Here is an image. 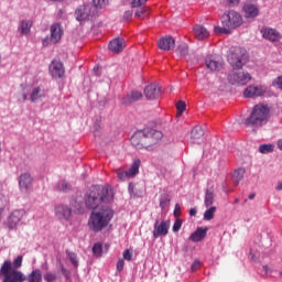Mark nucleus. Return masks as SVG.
Here are the masks:
<instances>
[{
  "instance_id": "obj_1",
  "label": "nucleus",
  "mask_w": 282,
  "mask_h": 282,
  "mask_svg": "<svg viewBox=\"0 0 282 282\" xmlns=\"http://www.w3.org/2000/svg\"><path fill=\"white\" fill-rule=\"evenodd\" d=\"M113 202V189L111 187L95 186L85 197L86 208L96 210L99 204H111Z\"/></svg>"
},
{
  "instance_id": "obj_2",
  "label": "nucleus",
  "mask_w": 282,
  "mask_h": 282,
  "mask_svg": "<svg viewBox=\"0 0 282 282\" xmlns=\"http://www.w3.org/2000/svg\"><path fill=\"white\" fill-rule=\"evenodd\" d=\"M113 219V209L101 207L98 212H93L88 220V226L93 232H102Z\"/></svg>"
},
{
  "instance_id": "obj_3",
  "label": "nucleus",
  "mask_w": 282,
  "mask_h": 282,
  "mask_svg": "<svg viewBox=\"0 0 282 282\" xmlns=\"http://www.w3.org/2000/svg\"><path fill=\"white\" fill-rule=\"evenodd\" d=\"M243 24V18L241 13L230 10L223 14L221 17V25L215 26L214 31L216 34H230L231 30H237L240 25Z\"/></svg>"
},
{
  "instance_id": "obj_4",
  "label": "nucleus",
  "mask_w": 282,
  "mask_h": 282,
  "mask_svg": "<svg viewBox=\"0 0 282 282\" xmlns=\"http://www.w3.org/2000/svg\"><path fill=\"white\" fill-rule=\"evenodd\" d=\"M268 118H270V109L261 104L256 105L243 124L245 127L258 129V127H263V124L268 123Z\"/></svg>"
},
{
  "instance_id": "obj_5",
  "label": "nucleus",
  "mask_w": 282,
  "mask_h": 282,
  "mask_svg": "<svg viewBox=\"0 0 282 282\" xmlns=\"http://www.w3.org/2000/svg\"><path fill=\"white\" fill-rule=\"evenodd\" d=\"M0 274L4 276V282H25L23 272L12 268V261L6 260L0 268Z\"/></svg>"
},
{
  "instance_id": "obj_6",
  "label": "nucleus",
  "mask_w": 282,
  "mask_h": 282,
  "mask_svg": "<svg viewBox=\"0 0 282 282\" xmlns=\"http://www.w3.org/2000/svg\"><path fill=\"white\" fill-rule=\"evenodd\" d=\"M250 56L246 48L236 47L231 51L228 56V63L232 69H242L243 66L248 63Z\"/></svg>"
},
{
  "instance_id": "obj_7",
  "label": "nucleus",
  "mask_w": 282,
  "mask_h": 282,
  "mask_svg": "<svg viewBox=\"0 0 282 282\" xmlns=\"http://www.w3.org/2000/svg\"><path fill=\"white\" fill-rule=\"evenodd\" d=\"M250 80H252V75L248 70H241V68H232L228 75V83L236 87H243Z\"/></svg>"
},
{
  "instance_id": "obj_8",
  "label": "nucleus",
  "mask_w": 282,
  "mask_h": 282,
  "mask_svg": "<svg viewBox=\"0 0 282 282\" xmlns=\"http://www.w3.org/2000/svg\"><path fill=\"white\" fill-rule=\"evenodd\" d=\"M70 206L59 205L55 208L56 216L58 219H63L64 221H69L72 219V213H80V205L78 202H70Z\"/></svg>"
},
{
  "instance_id": "obj_9",
  "label": "nucleus",
  "mask_w": 282,
  "mask_h": 282,
  "mask_svg": "<svg viewBox=\"0 0 282 282\" xmlns=\"http://www.w3.org/2000/svg\"><path fill=\"white\" fill-rule=\"evenodd\" d=\"M51 36L50 39L43 40V46L47 47L50 43L53 45H56L57 43H61V39H63V34H65V30H63V25L61 23H53L50 28Z\"/></svg>"
},
{
  "instance_id": "obj_10",
  "label": "nucleus",
  "mask_w": 282,
  "mask_h": 282,
  "mask_svg": "<svg viewBox=\"0 0 282 282\" xmlns=\"http://www.w3.org/2000/svg\"><path fill=\"white\" fill-rule=\"evenodd\" d=\"M140 164H142V162L140 159H137L132 162L129 171H124L123 167L117 169L116 173L120 182H127L130 177H135L137 173H140Z\"/></svg>"
},
{
  "instance_id": "obj_11",
  "label": "nucleus",
  "mask_w": 282,
  "mask_h": 282,
  "mask_svg": "<svg viewBox=\"0 0 282 282\" xmlns=\"http://www.w3.org/2000/svg\"><path fill=\"white\" fill-rule=\"evenodd\" d=\"M131 144L138 151H142L143 149H149V141L147 139V132L144 130H140L135 132L131 137Z\"/></svg>"
},
{
  "instance_id": "obj_12",
  "label": "nucleus",
  "mask_w": 282,
  "mask_h": 282,
  "mask_svg": "<svg viewBox=\"0 0 282 282\" xmlns=\"http://www.w3.org/2000/svg\"><path fill=\"white\" fill-rule=\"evenodd\" d=\"M260 34L262 39L269 41L270 43H279V41L282 39L281 32L270 26H263L260 30Z\"/></svg>"
},
{
  "instance_id": "obj_13",
  "label": "nucleus",
  "mask_w": 282,
  "mask_h": 282,
  "mask_svg": "<svg viewBox=\"0 0 282 282\" xmlns=\"http://www.w3.org/2000/svg\"><path fill=\"white\" fill-rule=\"evenodd\" d=\"M24 216H25V210H23V209L14 210L7 218V221L4 223V226H7V228L9 230H14L17 228V226H19V221H21Z\"/></svg>"
},
{
  "instance_id": "obj_14",
  "label": "nucleus",
  "mask_w": 282,
  "mask_h": 282,
  "mask_svg": "<svg viewBox=\"0 0 282 282\" xmlns=\"http://www.w3.org/2000/svg\"><path fill=\"white\" fill-rule=\"evenodd\" d=\"M169 228H171V220H155L154 229H153V237L158 239L160 237H166L169 235Z\"/></svg>"
},
{
  "instance_id": "obj_15",
  "label": "nucleus",
  "mask_w": 282,
  "mask_h": 282,
  "mask_svg": "<svg viewBox=\"0 0 282 282\" xmlns=\"http://www.w3.org/2000/svg\"><path fill=\"white\" fill-rule=\"evenodd\" d=\"M265 91H268V88L263 85H250L245 89L243 96L245 98H259L265 96Z\"/></svg>"
},
{
  "instance_id": "obj_16",
  "label": "nucleus",
  "mask_w": 282,
  "mask_h": 282,
  "mask_svg": "<svg viewBox=\"0 0 282 282\" xmlns=\"http://www.w3.org/2000/svg\"><path fill=\"white\" fill-rule=\"evenodd\" d=\"M207 69L219 72L224 67V61L219 56L208 55L205 59Z\"/></svg>"
},
{
  "instance_id": "obj_17",
  "label": "nucleus",
  "mask_w": 282,
  "mask_h": 282,
  "mask_svg": "<svg viewBox=\"0 0 282 282\" xmlns=\"http://www.w3.org/2000/svg\"><path fill=\"white\" fill-rule=\"evenodd\" d=\"M160 94H162V88L158 84H150L144 89V95L148 100H155L160 98Z\"/></svg>"
},
{
  "instance_id": "obj_18",
  "label": "nucleus",
  "mask_w": 282,
  "mask_h": 282,
  "mask_svg": "<svg viewBox=\"0 0 282 282\" xmlns=\"http://www.w3.org/2000/svg\"><path fill=\"white\" fill-rule=\"evenodd\" d=\"M143 131L145 132V138L148 140L149 147H153V144H158V142L162 140V138L164 137V134L160 130L150 129V130H143Z\"/></svg>"
},
{
  "instance_id": "obj_19",
  "label": "nucleus",
  "mask_w": 282,
  "mask_h": 282,
  "mask_svg": "<svg viewBox=\"0 0 282 282\" xmlns=\"http://www.w3.org/2000/svg\"><path fill=\"white\" fill-rule=\"evenodd\" d=\"M158 47L159 50H163V52H171V50H175V39L171 35L161 37L158 41Z\"/></svg>"
},
{
  "instance_id": "obj_20",
  "label": "nucleus",
  "mask_w": 282,
  "mask_h": 282,
  "mask_svg": "<svg viewBox=\"0 0 282 282\" xmlns=\"http://www.w3.org/2000/svg\"><path fill=\"white\" fill-rule=\"evenodd\" d=\"M33 182L34 178H32V175L30 173H22L19 177L20 189L23 191V193H28V191L32 188Z\"/></svg>"
},
{
  "instance_id": "obj_21",
  "label": "nucleus",
  "mask_w": 282,
  "mask_h": 282,
  "mask_svg": "<svg viewBox=\"0 0 282 282\" xmlns=\"http://www.w3.org/2000/svg\"><path fill=\"white\" fill-rule=\"evenodd\" d=\"M77 21H87L91 17V7L89 4H82L75 11Z\"/></svg>"
},
{
  "instance_id": "obj_22",
  "label": "nucleus",
  "mask_w": 282,
  "mask_h": 282,
  "mask_svg": "<svg viewBox=\"0 0 282 282\" xmlns=\"http://www.w3.org/2000/svg\"><path fill=\"white\" fill-rule=\"evenodd\" d=\"M51 76L53 78H63L65 76V67L63 66V63L58 61H53L50 66Z\"/></svg>"
},
{
  "instance_id": "obj_23",
  "label": "nucleus",
  "mask_w": 282,
  "mask_h": 282,
  "mask_svg": "<svg viewBox=\"0 0 282 282\" xmlns=\"http://www.w3.org/2000/svg\"><path fill=\"white\" fill-rule=\"evenodd\" d=\"M138 100H142V93L132 90L130 94L122 98L121 105H133V102H138Z\"/></svg>"
},
{
  "instance_id": "obj_24",
  "label": "nucleus",
  "mask_w": 282,
  "mask_h": 282,
  "mask_svg": "<svg viewBox=\"0 0 282 282\" xmlns=\"http://www.w3.org/2000/svg\"><path fill=\"white\" fill-rule=\"evenodd\" d=\"M193 32L197 41H206V39L210 36V32H208V29H206V26L204 25H199V24L195 25L193 29Z\"/></svg>"
},
{
  "instance_id": "obj_25",
  "label": "nucleus",
  "mask_w": 282,
  "mask_h": 282,
  "mask_svg": "<svg viewBox=\"0 0 282 282\" xmlns=\"http://www.w3.org/2000/svg\"><path fill=\"white\" fill-rule=\"evenodd\" d=\"M208 232V229H204L202 227L197 228L191 236L189 241H193L194 243H197L199 241H204L206 239V235Z\"/></svg>"
},
{
  "instance_id": "obj_26",
  "label": "nucleus",
  "mask_w": 282,
  "mask_h": 282,
  "mask_svg": "<svg viewBox=\"0 0 282 282\" xmlns=\"http://www.w3.org/2000/svg\"><path fill=\"white\" fill-rule=\"evenodd\" d=\"M108 47H109L110 52L118 54V53L122 52V50H124V40L117 37V39L110 41Z\"/></svg>"
},
{
  "instance_id": "obj_27",
  "label": "nucleus",
  "mask_w": 282,
  "mask_h": 282,
  "mask_svg": "<svg viewBox=\"0 0 282 282\" xmlns=\"http://www.w3.org/2000/svg\"><path fill=\"white\" fill-rule=\"evenodd\" d=\"M202 138H204V129L199 126L194 127L191 132L192 144H199V140H202Z\"/></svg>"
},
{
  "instance_id": "obj_28",
  "label": "nucleus",
  "mask_w": 282,
  "mask_h": 282,
  "mask_svg": "<svg viewBox=\"0 0 282 282\" xmlns=\"http://www.w3.org/2000/svg\"><path fill=\"white\" fill-rule=\"evenodd\" d=\"M245 19H256L259 17V8L254 4H247L243 7Z\"/></svg>"
},
{
  "instance_id": "obj_29",
  "label": "nucleus",
  "mask_w": 282,
  "mask_h": 282,
  "mask_svg": "<svg viewBox=\"0 0 282 282\" xmlns=\"http://www.w3.org/2000/svg\"><path fill=\"white\" fill-rule=\"evenodd\" d=\"M25 281L28 282H43V272L41 269H35L25 275Z\"/></svg>"
},
{
  "instance_id": "obj_30",
  "label": "nucleus",
  "mask_w": 282,
  "mask_h": 282,
  "mask_svg": "<svg viewBox=\"0 0 282 282\" xmlns=\"http://www.w3.org/2000/svg\"><path fill=\"white\" fill-rule=\"evenodd\" d=\"M33 22L32 20H22L20 22V34L28 35L30 34V31L32 30Z\"/></svg>"
},
{
  "instance_id": "obj_31",
  "label": "nucleus",
  "mask_w": 282,
  "mask_h": 282,
  "mask_svg": "<svg viewBox=\"0 0 282 282\" xmlns=\"http://www.w3.org/2000/svg\"><path fill=\"white\" fill-rule=\"evenodd\" d=\"M212 204H215V189L209 188L205 194V206L206 208L210 207Z\"/></svg>"
},
{
  "instance_id": "obj_32",
  "label": "nucleus",
  "mask_w": 282,
  "mask_h": 282,
  "mask_svg": "<svg viewBox=\"0 0 282 282\" xmlns=\"http://www.w3.org/2000/svg\"><path fill=\"white\" fill-rule=\"evenodd\" d=\"M2 193H3V184L0 183V219H1V215H3V210H6V207L8 206V199Z\"/></svg>"
},
{
  "instance_id": "obj_33",
  "label": "nucleus",
  "mask_w": 282,
  "mask_h": 282,
  "mask_svg": "<svg viewBox=\"0 0 282 282\" xmlns=\"http://www.w3.org/2000/svg\"><path fill=\"white\" fill-rule=\"evenodd\" d=\"M66 256L68 261H70L72 265H74V268H78L79 265L78 256L75 252H72L69 250H66Z\"/></svg>"
},
{
  "instance_id": "obj_34",
  "label": "nucleus",
  "mask_w": 282,
  "mask_h": 282,
  "mask_svg": "<svg viewBox=\"0 0 282 282\" xmlns=\"http://www.w3.org/2000/svg\"><path fill=\"white\" fill-rule=\"evenodd\" d=\"M43 280L45 282H56L58 280V274L54 271H47L43 274Z\"/></svg>"
},
{
  "instance_id": "obj_35",
  "label": "nucleus",
  "mask_w": 282,
  "mask_h": 282,
  "mask_svg": "<svg viewBox=\"0 0 282 282\" xmlns=\"http://www.w3.org/2000/svg\"><path fill=\"white\" fill-rule=\"evenodd\" d=\"M43 96H45V94L43 93V90H41V87H36L31 93V100L33 102H36V100H39L40 98H43Z\"/></svg>"
},
{
  "instance_id": "obj_36",
  "label": "nucleus",
  "mask_w": 282,
  "mask_h": 282,
  "mask_svg": "<svg viewBox=\"0 0 282 282\" xmlns=\"http://www.w3.org/2000/svg\"><path fill=\"white\" fill-rule=\"evenodd\" d=\"M243 175H246V169L240 167L234 172V180L236 185L239 184L241 180H243Z\"/></svg>"
},
{
  "instance_id": "obj_37",
  "label": "nucleus",
  "mask_w": 282,
  "mask_h": 282,
  "mask_svg": "<svg viewBox=\"0 0 282 282\" xmlns=\"http://www.w3.org/2000/svg\"><path fill=\"white\" fill-rule=\"evenodd\" d=\"M217 210V207L212 206L204 213V219L206 221H210L212 219H215V212Z\"/></svg>"
},
{
  "instance_id": "obj_38",
  "label": "nucleus",
  "mask_w": 282,
  "mask_h": 282,
  "mask_svg": "<svg viewBox=\"0 0 282 282\" xmlns=\"http://www.w3.org/2000/svg\"><path fill=\"white\" fill-rule=\"evenodd\" d=\"M177 54H180V56H187L188 55V44L186 43H182L177 46L176 48Z\"/></svg>"
},
{
  "instance_id": "obj_39",
  "label": "nucleus",
  "mask_w": 282,
  "mask_h": 282,
  "mask_svg": "<svg viewBox=\"0 0 282 282\" xmlns=\"http://www.w3.org/2000/svg\"><path fill=\"white\" fill-rule=\"evenodd\" d=\"M23 267V256H18L12 263V269L13 270H19L20 268Z\"/></svg>"
},
{
  "instance_id": "obj_40",
  "label": "nucleus",
  "mask_w": 282,
  "mask_h": 282,
  "mask_svg": "<svg viewBox=\"0 0 282 282\" xmlns=\"http://www.w3.org/2000/svg\"><path fill=\"white\" fill-rule=\"evenodd\" d=\"M149 14V10L147 8L138 9L134 13V17L138 19H147V15Z\"/></svg>"
},
{
  "instance_id": "obj_41",
  "label": "nucleus",
  "mask_w": 282,
  "mask_h": 282,
  "mask_svg": "<svg viewBox=\"0 0 282 282\" xmlns=\"http://www.w3.org/2000/svg\"><path fill=\"white\" fill-rule=\"evenodd\" d=\"M259 151L260 153H272V151H274V145L272 144H262L259 147Z\"/></svg>"
},
{
  "instance_id": "obj_42",
  "label": "nucleus",
  "mask_w": 282,
  "mask_h": 282,
  "mask_svg": "<svg viewBox=\"0 0 282 282\" xmlns=\"http://www.w3.org/2000/svg\"><path fill=\"white\" fill-rule=\"evenodd\" d=\"M93 253L95 254V257H102V243H95L93 247Z\"/></svg>"
},
{
  "instance_id": "obj_43",
  "label": "nucleus",
  "mask_w": 282,
  "mask_h": 282,
  "mask_svg": "<svg viewBox=\"0 0 282 282\" xmlns=\"http://www.w3.org/2000/svg\"><path fill=\"white\" fill-rule=\"evenodd\" d=\"M57 191H61L62 193H67V191H69V184L66 183V181H59L57 183Z\"/></svg>"
},
{
  "instance_id": "obj_44",
  "label": "nucleus",
  "mask_w": 282,
  "mask_h": 282,
  "mask_svg": "<svg viewBox=\"0 0 282 282\" xmlns=\"http://www.w3.org/2000/svg\"><path fill=\"white\" fill-rule=\"evenodd\" d=\"M169 204H171V198L169 197H163L160 200V208H162V210H164V208H167Z\"/></svg>"
},
{
  "instance_id": "obj_45",
  "label": "nucleus",
  "mask_w": 282,
  "mask_h": 282,
  "mask_svg": "<svg viewBox=\"0 0 282 282\" xmlns=\"http://www.w3.org/2000/svg\"><path fill=\"white\" fill-rule=\"evenodd\" d=\"M176 109H177L180 115L184 113L186 111V102L177 101Z\"/></svg>"
},
{
  "instance_id": "obj_46",
  "label": "nucleus",
  "mask_w": 282,
  "mask_h": 282,
  "mask_svg": "<svg viewBox=\"0 0 282 282\" xmlns=\"http://www.w3.org/2000/svg\"><path fill=\"white\" fill-rule=\"evenodd\" d=\"M123 259L126 261H131L133 259V252L130 249L123 251Z\"/></svg>"
},
{
  "instance_id": "obj_47",
  "label": "nucleus",
  "mask_w": 282,
  "mask_h": 282,
  "mask_svg": "<svg viewBox=\"0 0 282 282\" xmlns=\"http://www.w3.org/2000/svg\"><path fill=\"white\" fill-rule=\"evenodd\" d=\"M130 1V4L132 6V8H140V6H144V2L147 0H128Z\"/></svg>"
},
{
  "instance_id": "obj_48",
  "label": "nucleus",
  "mask_w": 282,
  "mask_h": 282,
  "mask_svg": "<svg viewBox=\"0 0 282 282\" xmlns=\"http://www.w3.org/2000/svg\"><path fill=\"white\" fill-rule=\"evenodd\" d=\"M182 229V219H176L173 225V232H180Z\"/></svg>"
},
{
  "instance_id": "obj_49",
  "label": "nucleus",
  "mask_w": 282,
  "mask_h": 282,
  "mask_svg": "<svg viewBox=\"0 0 282 282\" xmlns=\"http://www.w3.org/2000/svg\"><path fill=\"white\" fill-rule=\"evenodd\" d=\"M199 268H202V262H199V260H195L191 265L192 272H196Z\"/></svg>"
},
{
  "instance_id": "obj_50",
  "label": "nucleus",
  "mask_w": 282,
  "mask_h": 282,
  "mask_svg": "<svg viewBox=\"0 0 282 282\" xmlns=\"http://www.w3.org/2000/svg\"><path fill=\"white\" fill-rule=\"evenodd\" d=\"M273 87H276L278 89H282V76H279L273 80Z\"/></svg>"
},
{
  "instance_id": "obj_51",
  "label": "nucleus",
  "mask_w": 282,
  "mask_h": 282,
  "mask_svg": "<svg viewBox=\"0 0 282 282\" xmlns=\"http://www.w3.org/2000/svg\"><path fill=\"white\" fill-rule=\"evenodd\" d=\"M117 270H118V272H122V270H124V260L123 259L118 260Z\"/></svg>"
},
{
  "instance_id": "obj_52",
  "label": "nucleus",
  "mask_w": 282,
  "mask_h": 282,
  "mask_svg": "<svg viewBox=\"0 0 282 282\" xmlns=\"http://www.w3.org/2000/svg\"><path fill=\"white\" fill-rule=\"evenodd\" d=\"M182 215V207L180 204H176L174 207V217H180Z\"/></svg>"
},
{
  "instance_id": "obj_53",
  "label": "nucleus",
  "mask_w": 282,
  "mask_h": 282,
  "mask_svg": "<svg viewBox=\"0 0 282 282\" xmlns=\"http://www.w3.org/2000/svg\"><path fill=\"white\" fill-rule=\"evenodd\" d=\"M131 17H133V11L132 10H128L123 13L124 21H130Z\"/></svg>"
},
{
  "instance_id": "obj_54",
  "label": "nucleus",
  "mask_w": 282,
  "mask_h": 282,
  "mask_svg": "<svg viewBox=\"0 0 282 282\" xmlns=\"http://www.w3.org/2000/svg\"><path fill=\"white\" fill-rule=\"evenodd\" d=\"M61 273L65 279H69V271L65 269V265L61 264Z\"/></svg>"
},
{
  "instance_id": "obj_55",
  "label": "nucleus",
  "mask_w": 282,
  "mask_h": 282,
  "mask_svg": "<svg viewBox=\"0 0 282 282\" xmlns=\"http://www.w3.org/2000/svg\"><path fill=\"white\" fill-rule=\"evenodd\" d=\"M227 4L229 8H235L236 6H239V0H228Z\"/></svg>"
},
{
  "instance_id": "obj_56",
  "label": "nucleus",
  "mask_w": 282,
  "mask_h": 282,
  "mask_svg": "<svg viewBox=\"0 0 282 282\" xmlns=\"http://www.w3.org/2000/svg\"><path fill=\"white\" fill-rule=\"evenodd\" d=\"M195 215H197V209L196 208H191L189 209V216L195 217Z\"/></svg>"
},
{
  "instance_id": "obj_57",
  "label": "nucleus",
  "mask_w": 282,
  "mask_h": 282,
  "mask_svg": "<svg viewBox=\"0 0 282 282\" xmlns=\"http://www.w3.org/2000/svg\"><path fill=\"white\" fill-rule=\"evenodd\" d=\"M133 188H135V185L133 183H130L128 186V191L130 194H133Z\"/></svg>"
},
{
  "instance_id": "obj_58",
  "label": "nucleus",
  "mask_w": 282,
  "mask_h": 282,
  "mask_svg": "<svg viewBox=\"0 0 282 282\" xmlns=\"http://www.w3.org/2000/svg\"><path fill=\"white\" fill-rule=\"evenodd\" d=\"M278 149H280V151H282V139H280V140L278 141Z\"/></svg>"
},
{
  "instance_id": "obj_59",
  "label": "nucleus",
  "mask_w": 282,
  "mask_h": 282,
  "mask_svg": "<svg viewBox=\"0 0 282 282\" xmlns=\"http://www.w3.org/2000/svg\"><path fill=\"white\" fill-rule=\"evenodd\" d=\"M275 191H282V182L278 184V186L275 187Z\"/></svg>"
},
{
  "instance_id": "obj_60",
  "label": "nucleus",
  "mask_w": 282,
  "mask_h": 282,
  "mask_svg": "<svg viewBox=\"0 0 282 282\" xmlns=\"http://www.w3.org/2000/svg\"><path fill=\"white\" fill-rule=\"evenodd\" d=\"M254 197H257L256 194H250V195H249V199H254Z\"/></svg>"
},
{
  "instance_id": "obj_61",
  "label": "nucleus",
  "mask_w": 282,
  "mask_h": 282,
  "mask_svg": "<svg viewBox=\"0 0 282 282\" xmlns=\"http://www.w3.org/2000/svg\"><path fill=\"white\" fill-rule=\"evenodd\" d=\"M262 268H263L264 272H268V270H269L268 265H263Z\"/></svg>"
},
{
  "instance_id": "obj_62",
  "label": "nucleus",
  "mask_w": 282,
  "mask_h": 282,
  "mask_svg": "<svg viewBox=\"0 0 282 282\" xmlns=\"http://www.w3.org/2000/svg\"><path fill=\"white\" fill-rule=\"evenodd\" d=\"M23 100H28V95H23Z\"/></svg>"
},
{
  "instance_id": "obj_63",
  "label": "nucleus",
  "mask_w": 282,
  "mask_h": 282,
  "mask_svg": "<svg viewBox=\"0 0 282 282\" xmlns=\"http://www.w3.org/2000/svg\"><path fill=\"white\" fill-rule=\"evenodd\" d=\"M48 269H50V267L47 264H45L44 270H48Z\"/></svg>"
},
{
  "instance_id": "obj_64",
  "label": "nucleus",
  "mask_w": 282,
  "mask_h": 282,
  "mask_svg": "<svg viewBox=\"0 0 282 282\" xmlns=\"http://www.w3.org/2000/svg\"><path fill=\"white\" fill-rule=\"evenodd\" d=\"M235 204H239V198H236Z\"/></svg>"
}]
</instances>
